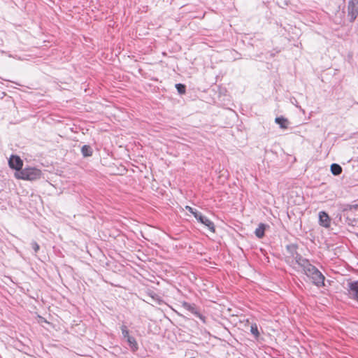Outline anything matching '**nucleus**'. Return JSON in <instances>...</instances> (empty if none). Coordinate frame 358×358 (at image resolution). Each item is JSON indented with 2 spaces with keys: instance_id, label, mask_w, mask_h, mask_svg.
<instances>
[{
  "instance_id": "1",
  "label": "nucleus",
  "mask_w": 358,
  "mask_h": 358,
  "mask_svg": "<svg viewBox=\"0 0 358 358\" xmlns=\"http://www.w3.org/2000/svg\"><path fill=\"white\" fill-rule=\"evenodd\" d=\"M298 246L296 244H289L286 246V261L290 264H297L299 266L302 263V261H304L306 258H303L300 254L297 252Z\"/></svg>"
},
{
  "instance_id": "2",
  "label": "nucleus",
  "mask_w": 358,
  "mask_h": 358,
  "mask_svg": "<svg viewBox=\"0 0 358 358\" xmlns=\"http://www.w3.org/2000/svg\"><path fill=\"white\" fill-rule=\"evenodd\" d=\"M41 171L36 168H25L16 173V177L22 180H34L40 178Z\"/></svg>"
},
{
  "instance_id": "3",
  "label": "nucleus",
  "mask_w": 358,
  "mask_h": 358,
  "mask_svg": "<svg viewBox=\"0 0 358 358\" xmlns=\"http://www.w3.org/2000/svg\"><path fill=\"white\" fill-rule=\"evenodd\" d=\"M348 15L353 22L358 15V0H350L348 4Z\"/></svg>"
},
{
  "instance_id": "4",
  "label": "nucleus",
  "mask_w": 358,
  "mask_h": 358,
  "mask_svg": "<svg viewBox=\"0 0 358 358\" xmlns=\"http://www.w3.org/2000/svg\"><path fill=\"white\" fill-rule=\"evenodd\" d=\"M299 267L302 268L304 274H306V276L309 278L313 275L317 269V268L314 265L311 264L309 260L307 259H306L304 261H302V263Z\"/></svg>"
},
{
  "instance_id": "5",
  "label": "nucleus",
  "mask_w": 358,
  "mask_h": 358,
  "mask_svg": "<svg viewBox=\"0 0 358 358\" xmlns=\"http://www.w3.org/2000/svg\"><path fill=\"white\" fill-rule=\"evenodd\" d=\"M310 279H311L312 282L317 287L324 286L325 277L317 268Z\"/></svg>"
},
{
  "instance_id": "6",
  "label": "nucleus",
  "mask_w": 358,
  "mask_h": 358,
  "mask_svg": "<svg viewBox=\"0 0 358 358\" xmlns=\"http://www.w3.org/2000/svg\"><path fill=\"white\" fill-rule=\"evenodd\" d=\"M8 164L11 169L20 171L22 169L23 162L20 157L17 155H12L8 161Z\"/></svg>"
},
{
  "instance_id": "7",
  "label": "nucleus",
  "mask_w": 358,
  "mask_h": 358,
  "mask_svg": "<svg viewBox=\"0 0 358 358\" xmlns=\"http://www.w3.org/2000/svg\"><path fill=\"white\" fill-rule=\"evenodd\" d=\"M196 219L199 222H201V224H203V225H205L206 227H208V229L211 231V232H215V225L213 224V222L212 221H210L208 218H207L206 217L203 216L201 213L199 214V215H197V216L196 215Z\"/></svg>"
},
{
  "instance_id": "8",
  "label": "nucleus",
  "mask_w": 358,
  "mask_h": 358,
  "mask_svg": "<svg viewBox=\"0 0 358 358\" xmlns=\"http://www.w3.org/2000/svg\"><path fill=\"white\" fill-rule=\"evenodd\" d=\"M348 291L350 296L358 301V280L349 282Z\"/></svg>"
},
{
  "instance_id": "9",
  "label": "nucleus",
  "mask_w": 358,
  "mask_h": 358,
  "mask_svg": "<svg viewBox=\"0 0 358 358\" xmlns=\"http://www.w3.org/2000/svg\"><path fill=\"white\" fill-rule=\"evenodd\" d=\"M319 224L325 228L330 227L331 218L326 212L320 211L319 213Z\"/></svg>"
},
{
  "instance_id": "10",
  "label": "nucleus",
  "mask_w": 358,
  "mask_h": 358,
  "mask_svg": "<svg viewBox=\"0 0 358 358\" xmlns=\"http://www.w3.org/2000/svg\"><path fill=\"white\" fill-rule=\"evenodd\" d=\"M358 209V204H355V205H347L345 206V207L343 209V212L345 213V214L347 215V219L349 220V224H353V222H355V224H357L358 223V219L357 220H355V219H353L352 220L350 218V214L351 212L354 211V210H356Z\"/></svg>"
},
{
  "instance_id": "11",
  "label": "nucleus",
  "mask_w": 358,
  "mask_h": 358,
  "mask_svg": "<svg viewBox=\"0 0 358 358\" xmlns=\"http://www.w3.org/2000/svg\"><path fill=\"white\" fill-rule=\"evenodd\" d=\"M182 306L187 310L189 311L190 313L196 315V317L201 318V315L200 314L194 304H190L185 301L182 303Z\"/></svg>"
},
{
  "instance_id": "12",
  "label": "nucleus",
  "mask_w": 358,
  "mask_h": 358,
  "mask_svg": "<svg viewBox=\"0 0 358 358\" xmlns=\"http://www.w3.org/2000/svg\"><path fill=\"white\" fill-rule=\"evenodd\" d=\"M268 226L264 223H260L258 226V227L255 231V236L259 238H262L264 236V232L266 230V228Z\"/></svg>"
},
{
  "instance_id": "13",
  "label": "nucleus",
  "mask_w": 358,
  "mask_h": 358,
  "mask_svg": "<svg viewBox=\"0 0 358 358\" xmlns=\"http://www.w3.org/2000/svg\"><path fill=\"white\" fill-rule=\"evenodd\" d=\"M275 123L279 124L280 127L282 129H287L288 127L289 121L287 119L283 117H277L275 119Z\"/></svg>"
},
{
  "instance_id": "14",
  "label": "nucleus",
  "mask_w": 358,
  "mask_h": 358,
  "mask_svg": "<svg viewBox=\"0 0 358 358\" xmlns=\"http://www.w3.org/2000/svg\"><path fill=\"white\" fill-rule=\"evenodd\" d=\"M330 170L333 175L339 176L342 173L343 169L339 164L334 163L331 165Z\"/></svg>"
},
{
  "instance_id": "15",
  "label": "nucleus",
  "mask_w": 358,
  "mask_h": 358,
  "mask_svg": "<svg viewBox=\"0 0 358 358\" xmlns=\"http://www.w3.org/2000/svg\"><path fill=\"white\" fill-rule=\"evenodd\" d=\"M127 341L128 343L129 346L130 347L131 350L133 352H136L138 350V344L136 339L134 337L129 336V338H127Z\"/></svg>"
},
{
  "instance_id": "16",
  "label": "nucleus",
  "mask_w": 358,
  "mask_h": 358,
  "mask_svg": "<svg viewBox=\"0 0 358 358\" xmlns=\"http://www.w3.org/2000/svg\"><path fill=\"white\" fill-rule=\"evenodd\" d=\"M81 152L83 157H87L92 156L93 151L90 145H85L81 148Z\"/></svg>"
},
{
  "instance_id": "17",
  "label": "nucleus",
  "mask_w": 358,
  "mask_h": 358,
  "mask_svg": "<svg viewBox=\"0 0 358 358\" xmlns=\"http://www.w3.org/2000/svg\"><path fill=\"white\" fill-rule=\"evenodd\" d=\"M250 332L256 339L259 337V332L257 324H252L250 326Z\"/></svg>"
},
{
  "instance_id": "18",
  "label": "nucleus",
  "mask_w": 358,
  "mask_h": 358,
  "mask_svg": "<svg viewBox=\"0 0 358 358\" xmlns=\"http://www.w3.org/2000/svg\"><path fill=\"white\" fill-rule=\"evenodd\" d=\"M176 88L180 94H184L186 92V86L181 83L176 84Z\"/></svg>"
},
{
  "instance_id": "19",
  "label": "nucleus",
  "mask_w": 358,
  "mask_h": 358,
  "mask_svg": "<svg viewBox=\"0 0 358 358\" xmlns=\"http://www.w3.org/2000/svg\"><path fill=\"white\" fill-rule=\"evenodd\" d=\"M121 331H122V336L124 338L127 339V338H129L130 336L129 334V330L125 325H122L121 327Z\"/></svg>"
},
{
  "instance_id": "20",
  "label": "nucleus",
  "mask_w": 358,
  "mask_h": 358,
  "mask_svg": "<svg viewBox=\"0 0 358 358\" xmlns=\"http://www.w3.org/2000/svg\"><path fill=\"white\" fill-rule=\"evenodd\" d=\"M185 208H186V209H187V210L190 213H192V214L194 216V217H195V218H196V215L197 216V215H199V214L201 213L200 212H199V211H198V210H196V209H194V208H192V207H190V206H187L185 207Z\"/></svg>"
},
{
  "instance_id": "21",
  "label": "nucleus",
  "mask_w": 358,
  "mask_h": 358,
  "mask_svg": "<svg viewBox=\"0 0 358 358\" xmlns=\"http://www.w3.org/2000/svg\"><path fill=\"white\" fill-rule=\"evenodd\" d=\"M31 245L35 252H37L40 249L39 245L36 241H32Z\"/></svg>"
},
{
  "instance_id": "22",
  "label": "nucleus",
  "mask_w": 358,
  "mask_h": 358,
  "mask_svg": "<svg viewBox=\"0 0 358 358\" xmlns=\"http://www.w3.org/2000/svg\"><path fill=\"white\" fill-rule=\"evenodd\" d=\"M357 236H358V234H357Z\"/></svg>"
}]
</instances>
